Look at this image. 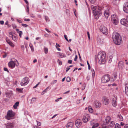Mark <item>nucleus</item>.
Wrapping results in <instances>:
<instances>
[{"label":"nucleus","mask_w":128,"mask_h":128,"mask_svg":"<svg viewBox=\"0 0 128 128\" xmlns=\"http://www.w3.org/2000/svg\"><path fill=\"white\" fill-rule=\"evenodd\" d=\"M118 120L120 121H122L123 120L122 117L120 114H118Z\"/></svg>","instance_id":"obj_26"},{"label":"nucleus","mask_w":128,"mask_h":128,"mask_svg":"<svg viewBox=\"0 0 128 128\" xmlns=\"http://www.w3.org/2000/svg\"><path fill=\"white\" fill-rule=\"evenodd\" d=\"M38 83L35 86H34L33 87V88H36L38 86Z\"/></svg>","instance_id":"obj_61"},{"label":"nucleus","mask_w":128,"mask_h":128,"mask_svg":"<svg viewBox=\"0 0 128 128\" xmlns=\"http://www.w3.org/2000/svg\"><path fill=\"white\" fill-rule=\"evenodd\" d=\"M12 26L13 28H16L17 27L16 25L15 24L12 25Z\"/></svg>","instance_id":"obj_51"},{"label":"nucleus","mask_w":128,"mask_h":128,"mask_svg":"<svg viewBox=\"0 0 128 128\" xmlns=\"http://www.w3.org/2000/svg\"><path fill=\"white\" fill-rule=\"evenodd\" d=\"M102 128H108L106 125L104 124L102 125Z\"/></svg>","instance_id":"obj_47"},{"label":"nucleus","mask_w":128,"mask_h":128,"mask_svg":"<svg viewBox=\"0 0 128 128\" xmlns=\"http://www.w3.org/2000/svg\"><path fill=\"white\" fill-rule=\"evenodd\" d=\"M15 115V113L12 110H9L7 112L6 115L5 116L6 119L10 120L12 119Z\"/></svg>","instance_id":"obj_4"},{"label":"nucleus","mask_w":128,"mask_h":128,"mask_svg":"<svg viewBox=\"0 0 128 128\" xmlns=\"http://www.w3.org/2000/svg\"><path fill=\"white\" fill-rule=\"evenodd\" d=\"M8 65L9 67L13 68H14L15 66H18L19 63L17 60L14 59L9 62Z\"/></svg>","instance_id":"obj_3"},{"label":"nucleus","mask_w":128,"mask_h":128,"mask_svg":"<svg viewBox=\"0 0 128 128\" xmlns=\"http://www.w3.org/2000/svg\"><path fill=\"white\" fill-rule=\"evenodd\" d=\"M115 128H120V126L118 123H116L115 126Z\"/></svg>","instance_id":"obj_33"},{"label":"nucleus","mask_w":128,"mask_h":128,"mask_svg":"<svg viewBox=\"0 0 128 128\" xmlns=\"http://www.w3.org/2000/svg\"><path fill=\"white\" fill-rule=\"evenodd\" d=\"M74 125L73 122H69L67 124L66 127L67 128H72Z\"/></svg>","instance_id":"obj_21"},{"label":"nucleus","mask_w":128,"mask_h":128,"mask_svg":"<svg viewBox=\"0 0 128 128\" xmlns=\"http://www.w3.org/2000/svg\"><path fill=\"white\" fill-rule=\"evenodd\" d=\"M37 123V125L38 126H41V123L40 122H38L37 121H36Z\"/></svg>","instance_id":"obj_48"},{"label":"nucleus","mask_w":128,"mask_h":128,"mask_svg":"<svg viewBox=\"0 0 128 128\" xmlns=\"http://www.w3.org/2000/svg\"><path fill=\"white\" fill-rule=\"evenodd\" d=\"M117 97L115 95H113L112 100V106L114 107L116 106L117 104Z\"/></svg>","instance_id":"obj_7"},{"label":"nucleus","mask_w":128,"mask_h":128,"mask_svg":"<svg viewBox=\"0 0 128 128\" xmlns=\"http://www.w3.org/2000/svg\"><path fill=\"white\" fill-rule=\"evenodd\" d=\"M17 22L19 23H22V21L20 20H19L18 19H17Z\"/></svg>","instance_id":"obj_59"},{"label":"nucleus","mask_w":128,"mask_h":128,"mask_svg":"<svg viewBox=\"0 0 128 128\" xmlns=\"http://www.w3.org/2000/svg\"><path fill=\"white\" fill-rule=\"evenodd\" d=\"M90 117L88 114H86L82 118V120L84 123L90 120Z\"/></svg>","instance_id":"obj_11"},{"label":"nucleus","mask_w":128,"mask_h":128,"mask_svg":"<svg viewBox=\"0 0 128 128\" xmlns=\"http://www.w3.org/2000/svg\"><path fill=\"white\" fill-rule=\"evenodd\" d=\"M124 128H128V124H126L124 127Z\"/></svg>","instance_id":"obj_58"},{"label":"nucleus","mask_w":128,"mask_h":128,"mask_svg":"<svg viewBox=\"0 0 128 128\" xmlns=\"http://www.w3.org/2000/svg\"><path fill=\"white\" fill-rule=\"evenodd\" d=\"M104 14L105 18H107L109 15V11L108 8L107 7L104 8Z\"/></svg>","instance_id":"obj_10"},{"label":"nucleus","mask_w":128,"mask_h":128,"mask_svg":"<svg viewBox=\"0 0 128 128\" xmlns=\"http://www.w3.org/2000/svg\"><path fill=\"white\" fill-rule=\"evenodd\" d=\"M0 23L1 24H3L4 23V22L3 20L0 21Z\"/></svg>","instance_id":"obj_55"},{"label":"nucleus","mask_w":128,"mask_h":128,"mask_svg":"<svg viewBox=\"0 0 128 128\" xmlns=\"http://www.w3.org/2000/svg\"><path fill=\"white\" fill-rule=\"evenodd\" d=\"M4 71H6L8 72H9V71L8 70V69L6 68H4Z\"/></svg>","instance_id":"obj_52"},{"label":"nucleus","mask_w":128,"mask_h":128,"mask_svg":"<svg viewBox=\"0 0 128 128\" xmlns=\"http://www.w3.org/2000/svg\"><path fill=\"white\" fill-rule=\"evenodd\" d=\"M105 56L103 52H99L98 54V58L100 62H101L102 64H104L105 62Z\"/></svg>","instance_id":"obj_2"},{"label":"nucleus","mask_w":128,"mask_h":128,"mask_svg":"<svg viewBox=\"0 0 128 128\" xmlns=\"http://www.w3.org/2000/svg\"><path fill=\"white\" fill-rule=\"evenodd\" d=\"M29 79L28 77H25L22 80L20 84L22 86H24L26 85L29 82Z\"/></svg>","instance_id":"obj_6"},{"label":"nucleus","mask_w":128,"mask_h":128,"mask_svg":"<svg viewBox=\"0 0 128 128\" xmlns=\"http://www.w3.org/2000/svg\"><path fill=\"white\" fill-rule=\"evenodd\" d=\"M114 124H115L114 122H113V121L111 122L110 123V126H114Z\"/></svg>","instance_id":"obj_39"},{"label":"nucleus","mask_w":128,"mask_h":128,"mask_svg":"<svg viewBox=\"0 0 128 128\" xmlns=\"http://www.w3.org/2000/svg\"><path fill=\"white\" fill-rule=\"evenodd\" d=\"M6 41L12 47H14V45L9 40L6 39Z\"/></svg>","instance_id":"obj_22"},{"label":"nucleus","mask_w":128,"mask_h":128,"mask_svg":"<svg viewBox=\"0 0 128 128\" xmlns=\"http://www.w3.org/2000/svg\"><path fill=\"white\" fill-rule=\"evenodd\" d=\"M100 31L103 34H106L108 33L107 29L106 28L105 26L102 25L100 28Z\"/></svg>","instance_id":"obj_8"},{"label":"nucleus","mask_w":128,"mask_h":128,"mask_svg":"<svg viewBox=\"0 0 128 128\" xmlns=\"http://www.w3.org/2000/svg\"><path fill=\"white\" fill-rule=\"evenodd\" d=\"M19 102H16L14 105L13 107L14 109H16L17 108V106L19 105Z\"/></svg>","instance_id":"obj_28"},{"label":"nucleus","mask_w":128,"mask_h":128,"mask_svg":"<svg viewBox=\"0 0 128 128\" xmlns=\"http://www.w3.org/2000/svg\"><path fill=\"white\" fill-rule=\"evenodd\" d=\"M126 20L125 18H123L121 20L120 22L121 24L122 25H124L126 26H128V24L126 23Z\"/></svg>","instance_id":"obj_19"},{"label":"nucleus","mask_w":128,"mask_h":128,"mask_svg":"<svg viewBox=\"0 0 128 128\" xmlns=\"http://www.w3.org/2000/svg\"><path fill=\"white\" fill-rule=\"evenodd\" d=\"M19 34L20 37V38H21L22 37V31H20V32H18V33Z\"/></svg>","instance_id":"obj_40"},{"label":"nucleus","mask_w":128,"mask_h":128,"mask_svg":"<svg viewBox=\"0 0 128 128\" xmlns=\"http://www.w3.org/2000/svg\"><path fill=\"white\" fill-rule=\"evenodd\" d=\"M93 13L95 18L96 20L98 19L99 17V15L100 13H99L98 11H97V10H96L95 11H93Z\"/></svg>","instance_id":"obj_13"},{"label":"nucleus","mask_w":128,"mask_h":128,"mask_svg":"<svg viewBox=\"0 0 128 128\" xmlns=\"http://www.w3.org/2000/svg\"><path fill=\"white\" fill-rule=\"evenodd\" d=\"M30 46L31 49V50L32 52H33L34 51V47L32 44H30Z\"/></svg>","instance_id":"obj_32"},{"label":"nucleus","mask_w":128,"mask_h":128,"mask_svg":"<svg viewBox=\"0 0 128 128\" xmlns=\"http://www.w3.org/2000/svg\"><path fill=\"white\" fill-rule=\"evenodd\" d=\"M127 22H128V16H127L126 17Z\"/></svg>","instance_id":"obj_64"},{"label":"nucleus","mask_w":128,"mask_h":128,"mask_svg":"<svg viewBox=\"0 0 128 128\" xmlns=\"http://www.w3.org/2000/svg\"><path fill=\"white\" fill-rule=\"evenodd\" d=\"M89 1L92 4H94L96 2V0H89Z\"/></svg>","instance_id":"obj_38"},{"label":"nucleus","mask_w":128,"mask_h":128,"mask_svg":"<svg viewBox=\"0 0 128 128\" xmlns=\"http://www.w3.org/2000/svg\"><path fill=\"white\" fill-rule=\"evenodd\" d=\"M87 64H88V69L89 70H90V64H89V63L88 61H87Z\"/></svg>","instance_id":"obj_46"},{"label":"nucleus","mask_w":128,"mask_h":128,"mask_svg":"<svg viewBox=\"0 0 128 128\" xmlns=\"http://www.w3.org/2000/svg\"><path fill=\"white\" fill-rule=\"evenodd\" d=\"M71 80V79L69 77H67L66 79V80L67 82H70Z\"/></svg>","instance_id":"obj_41"},{"label":"nucleus","mask_w":128,"mask_h":128,"mask_svg":"<svg viewBox=\"0 0 128 128\" xmlns=\"http://www.w3.org/2000/svg\"><path fill=\"white\" fill-rule=\"evenodd\" d=\"M116 78L117 76L114 75L112 77L111 79L114 82L116 79Z\"/></svg>","instance_id":"obj_30"},{"label":"nucleus","mask_w":128,"mask_h":128,"mask_svg":"<svg viewBox=\"0 0 128 128\" xmlns=\"http://www.w3.org/2000/svg\"><path fill=\"white\" fill-rule=\"evenodd\" d=\"M95 106L96 108H100L101 106V104L100 102L98 100H96L94 102Z\"/></svg>","instance_id":"obj_17"},{"label":"nucleus","mask_w":128,"mask_h":128,"mask_svg":"<svg viewBox=\"0 0 128 128\" xmlns=\"http://www.w3.org/2000/svg\"><path fill=\"white\" fill-rule=\"evenodd\" d=\"M124 125V122H121L120 123V125L121 126H123Z\"/></svg>","instance_id":"obj_57"},{"label":"nucleus","mask_w":128,"mask_h":128,"mask_svg":"<svg viewBox=\"0 0 128 128\" xmlns=\"http://www.w3.org/2000/svg\"><path fill=\"white\" fill-rule=\"evenodd\" d=\"M111 20L112 22L115 25H117L118 22L117 20L116 16L113 14L111 16Z\"/></svg>","instance_id":"obj_9"},{"label":"nucleus","mask_w":128,"mask_h":128,"mask_svg":"<svg viewBox=\"0 0 128 128\" xmlns=\"http://www.w3.org/2000/svg\"><path fill=\"white\" fill-rule=\"evenodd\" d=\"M125 87L126 93L128 96V82L126 84Z\"/></svg>","instance_id":"obj_23"},{"label":"nucleus","mask_w":128,"mask_h":128,"mask_svg":"<svg viewBox=\"0 0 128 128\" xmlns=\"http://www.w3.org/2000/svg\"><path fill=\"white\" fill-rule=\"evenodd\" d=\"M58 64L59 65H62V62H61L59 60H58Z\"/></svg>","instance_id":"obj_45"},{"label":"nucleus","mask_w":128,"mask_h":128,"mask_svg":"<svg viewBox=\"0 0 128 128\" xmlns=\"http://www.w3.org/2000/svg\"><path fill=\"white\" fill-rule=\"evenodd\" d=\"M24 20L25 21H30V19H29L25 18Z\"/></svg>","instance_id":"obj_56"},{"label":"nucleus","mask_w":128,"mask_h":128,"mask_svg":"<svg viewBox=\"0 0 128 128\" xmlns=\"http://www.w3.org/2000/svg\"><path fill=\"white\" fill-rule=\"evenodd\" d=\"M70 69V68L68 67L66 69V71L67 72Z\"/></svg>","instance_id":"obj_62"},{"label":"nucleus","mask_w":128,"mask_h":128,"mask_svg":"<svg viewBox=\"0 0 128 128\" xmlns=\"http://www.w3.org/2000/svg\"><path fill=\"white\" fill-rule=\"evenodd\" d=\"M92 76L93 77H94L95 76V72L94 70L92 69Z\"/></svg>","instance_id":"obj_37"},{"label":"nucleus","mask_w":128,"mask_h":128,"mask_svg":"<svg viewBox=\"0 0 128 128\" xmlns=\"http://www.w3.org/2000/svg\"><path fill=\"white\" fill-rule=\"evenodd\" d=\"M44 52L45 54H47L48 52V48L44 47Z\"/></svg>","instance_id":"obj_34"},{"label":"nucleus","mask_w":128,"mask_h":128,"mask_svg":"<svg viewBox=\"0 0 128 128\" xmlns=\"http://www.w3.org/2000/svg\"><path fill=\"white\" fill-rule=\"evenodd\" d=\"M87 33L88 34V38L89 40L90 39V34L89 32H87Z\"/></svg>","instance_id":"obj_50"},{"label":"nucleus","mask_w":128,"mask_h":128,"mask_svg":"<svg viewBox=\"0 0 128 128\" xmlns=\"http://www.w3.org/2000/svg\"><path fill=\"white\" fill-rule=\"evenodd\" d=\"M45 20L46 22H48L49 21V18L47 16H45Z\"/></svg>","instance_id":"obj_43"},{"label":"nucleus","mask_w":128,"mask_h":128,"mask_svg":"<svg viewBox=\"0 0 128 128\" xmlns=\"http://www.w3.org/2000/svg\"><path fill=\"white\" fill-rule=\"evenodd\" d=\"M23 88H16V90L18 92L20 93H22V90L23 89Z\"/></svg>","instance_id":"obj_29"},{"label":"nucleus","mask_w":128,"mask_h":128,"mask_svg":"<svg viewBox=\"0 0 128 128\" xmlns=\"http://www.w3.org/2000/svg\"><path fill=\"white\" fill-rule=\"evenodd\" d=\"M80 119H78L76 120L75 122V124L78 128L80 127L82 124V122H80Z\"/></svg>","instance_id":"obj_16"},{"label":"nucleus","mask_w":128,"mask_h":128,"mask_svg":"<svg viewBox=\"0 0 128 128\" xmlns=\"http://www.w3.org/2000/svg\"><path fill=\"white\" fill-rule=\"evenodd\" d=\"M112 38L114 42L116 44L119 45L122 42V39L119 34L116 32H113Z\"/></svg>","instance_id":"obj_1"},{"label":"nucleus","mask_w":128,"mask_h":128,"mask_svg":"<svg viewBox=\"0 0 128 128\" xmlns=\"http://www.w3.org/2000/svg\"><path fill=\"white\" fill-rule=\"evenodd\" d=\"M103 101L104 104L106 105L108 104L110 102L109 100L106 97H104Z\"/></svg>","instance_id":"obj_14"},{"label":"nucleus","mask_w":128,"mask_h":128,"mask_svg":"<svg viewBox=\"0 0 128 128\" xmlns=\"http://www.w3.org/2000/svg\"><path fill=\"white\" fill-rule=\"evenodd\" d=\"M123 10L126 13H128V2H125L123 6Z\"/></svg>","instance_id":"obj_12"},{"label":"nucleus","mask_w":128,"mask_h":128,"mask_svg":"<svg viewBox=\"0 0 128 128\" xmlns=\"http://www.w3.org/2000/svg\"><path fill=\"white\" fill-rule=\"evenodd\" d=\"M64 37L65 39L68 42V40L67 38V36L66 35H64Z\"/></svg>","instance_id":"obj_54"},{"label":"nucleus","mask_w":128,"mask_h":128,"mask_svg":"<svg viewBox=\"0 0 128 128\" xmlns=\"http://www.w3.org/2000/svg\"><path fill=\"white\" fill-rule=\"evenodd\" d=\"M22 25L24 27H26L28 26V25H27V24H22Z\"/></svg>","instance_id":"obj_49"},{"label":"nucleus","mask_w":128,"mask_h":128,"mask_svg":"<svg viewBox=\"0 0 128 128\" xmlns=\"http://www.w3.org/2000/svg\"><path fill=\"white\" fill-rule=\"evenodd\" d=\"M78 56L77 55H76L75 56V57L74 59V60L75 61H76L77 60V59Z\"/></svg>","instance_id":"obj_53"},{"label":"nucleus","mask_w":128,"mask_h":128,"mask_svg":"<svg viewBox=\"0 0 128 128\" xmlns=\"http://www.w3.org/2000/svg\"><path fill=\"white\" fill-rule=\"evenodd\" d=\"M56 54L58 55V57H60L61 58L64 57H65V56H64V55L62 53L58 52Z\"/></svg>","instance_id":"obj_25"},{"label":"nucleus","mask_w":128,"mask_h":128,"mask_svg":"<svg viewBox=\"0 0 128 128\" xmlns=\"http://www.w3.org/2000/svg\"><path fill=\"white\" fill-rule=\"evenodd\" d=\"M13 40H14L15 42L17 41L18 39V38L16 35L14 34V35H13V36L12 38Z\"/></svg>","instance_id":"obj_27"},{"label":"nucleus","mask_w":128,"mask_h":128,"mask_svg":"<svg viewBox=\"0 0 128 128\" xmlns=\"http://www.w3.org/2000/svg\"><path fill=\"white\" fill-rule=\"evenodd\" d=\"M110 76L109 74L104 75L102 78V82L103 83L107 82L110 80Z\"/></svg>","instance_id":"obj_5"},{"label":"nucleus","mask_w":128,"mask_h":128,"mask_svg":"<svg viewBox=\"0 0 128 128\" xmlns=\"http://www.w3.org/2000/svg\"><path fill=\"white\" fill-rule=\"evenodd\" d=\"M68 63L69 64H71L72 63V60H69L68 61Z\"/></svg>","instance_id":"obj_60"},{"label":"nucleus","mask_w":128,"mask_h":128,"mask_svg":"<svg viewBox=\"0 0 128 128\" xmlns=\"http://www.w3.org/2000/svg\"><path fill=\"white\" fill-rule=\"evenodd\" d=\"M98 123H96V124H94V125L92 126V128H95L97 127H98Z\"/></svg>","instance_id":"obj_35"},{"label":"nucleus","mask_w":128,"mask_h":128,"mask_svg":"<svg viewBox=\"0 0 128 128\" xmlns=\"http://www.w3.org/2000/svg\"><path fill=\"white\" fill-rule=\"evenodd\" d=\"M14 34H13L12 32H10L9 33V36L11 38L13 36V35H14Z\"/></svg>","instance_id":"obj_31"},{"label":"nucleus","mask_w":128,"mask_h":128,"mask_svg":"<svg viewBox=\"0 0 128 128\" xmlns=\"http://www.w3.org/2000/svg\"><path fill=\"white\" fill-rule=\"evenodd\" d=\"M118 66L120 69H122L124 66V62L122 61L119 62L118 64Z\"/></svg>","instance_id":"obj_20"},{"label":"nucleus","mask_w":128,"mask_h":128,"mask_svg":"<svg viewBox=\"0 0 128 128\" xmlns=\"http://www.w3.org/2000/svg\"><path fill=\"white\" fill-rule=\"evenodd\" d=\"M91 8L93 11H96L97 10H98L100 11H101L100 9V8L96 6L92 5L91 6Z\"/></svg>","instance_id":"obj_18"},{"label":"nucleus","mask_w":128,"mask_h":128,"mask_svg":"<svg viewBox=\"0 0 128 128\" xmlns=\"http://www.w3.org/2000/svg\"><path fill=\"white\" fill-rule=\"evenodd\" d=\"M66 14H68L69 13L70 11L69 10L67 9L66 10Z\"/></svg>","instance_id":"obj_44"},{"label":"nucleus","mask_w":128,"mask_h":128,"mask_svg":"<svg viewBox=\"0 0 128 128\" xmlns=\"http://www.w3.org/2000/svg\"><path fill=\"white\" fill-rule=\"evenodd\" d=\"M110 116L107 117L105 120V122L106 124H108L109 122H110Z\"/></svg>","instance_id":"obj_24"},{"label":"nucleus","mask_w":128,"mask_h":128,"mask_svg":"<svg viewBox=\"0 0 128 128\" xmlns=\"http://www.w3.org/2000/svg\"><path fill=\"white\" fill-rule=\"evenodd\" d=\"M36 98H32L31 100V102H35L36 100Z\"/></svg>","instance_id":"obj_42"},{"label":"nucleus","mask_w":128,"mask_h":128,"mask_svg":"<svg viewBox=\"0 0 128 128\" xmlns=\"http://www.w3.org/2000/svg\"><path fill=\"white\" fill-rule=\"evenodd\" d=\"M6 128H12L14 127V123H8L6 125Z\"/></svg>","instance_id":"obj_15"},{"label":"nucleus","mask_w":128,"mask_h":128,"mask_svg":"<svg viewBox=\"0 0 128 128\" xmlns=\"http://www.w3.org/2000/svg\"><path fill=\"white\" fill-rule=\"evenodd\" d=\"M24 1L27 5L28 4V2L27 0H24Z\"/></svg>","instance_id":"obj_63"},{"label":"nucleus","mask_w":128,"mask_h":128,"mask_svg":"<svg viewBox=\"0 0 128 128\" xmlns=\"http://www.w3.org/2000/svg\"><path fill=\"white\" fill-rule=\"evenodd\" d=\"M90 106H89L88 111L89 112L91 113H92L93 112V110L92 108H90Z\"/></svg>","instance_id":"obj_36"}]
</instances>
